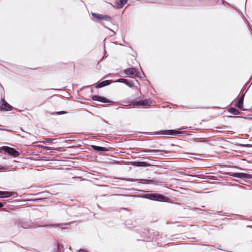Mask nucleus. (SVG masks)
Masks as SVG:
<instances>
[{"label":"nucleus","instance_id":"obj_1","mask_svg":"<svg viewBox=\"0 0 252 252\" xmlns=\"http://www.w3.org/2000/svg\"><path fill=\"white\" fill-rule=\"evenodd\" d=\"M2 149L5 152L10 156L17 157L19 155V153L12 148L4 146L2 148Z\"/></svg>","mask_w":252,"mask_h":252},{"label":"nucleus","instance_id":"obj_2","mask_svg":"<svg viewBox=\"0 0 252 252\" xmlns=\"http://www.w3.org/2000/svg\"><path fill=\"white\" fill-rule=\"evenodd\" d=\"M232 176L242 179H251L252 178V175L244 173H233Z\"/></svg>","mask_w":252,"mask_h":252},{"label":"nucleus","instance_id":"obj_3","mask_svg":"<svg viewBox=\"0 0 252 252\" xmlns=\"http://www.w3.org/2000/svg\"><path fill=\"white\" fill-rule=\"evenodd\" d=\"M125 73L127 75H130L132 77L138 76V72L137 69L134 68H130L125 70Z\"/></svg>","mask_w":252,"mask_h":252},{"label":"nucleus","instance_id":"obj_4","mask_svg":"<svg viewBox=\"0 0 252 252\" xmlns=\"http://www.w3.org/2000/svg\"><path fill=\"white\" fill-rule=\"evenodd\" d=\"M92 14L94 18H95L96 19H97L98 20H103L108 21L111 20V18L109 16L99 14H96V13H93Z\"/></svg>","mask_w":252,"mask_h":252},{"label":"nucleus","instance_id":"obj_5","mask_svg":"<svg viewBox=\"0 0 252 252\" xmlns=\"http://www.w3.org/2000/svg\"><path fill=\"white\" fill-rule=\"evenodd\" d=\"M181 133H182L181 131L175 130H166L161 131V134L166 135H174Z\"/></svg>","mask_w":252,"mask_h":252},{"label":"nucleus","instance_id":"obj_6","mask_svg":"<svg viewBox=\"0 0 252 252\" xmlns=\"http://www.w3.org/2000/svg\"><path fill=\"white\" fill-rule=\"evenodd\" d=\"M11 106L8 104L3 99L0 101V110H9Z\"/></svg>","mask_w":252,"mask_h":252},{"label":"nucleus","instance_id":"obj_7","mask_svg":"<svg viewBox=\"0 0 252 252\" xmlns=\"http://www.w3.org/2000/svg\"><path fill=\"white\" fill-rule=\"evenodd\" d=\"M149 198L151 200L161 201L164 198V196L162 195L152 193L149 195Z\"/></svg>","mask_w":252,"mask_h":252},{"label":"nucleus","instance_id":"obj_8","mask_svg":"<svg viewBox=\"0 0 252 252\" xmlns=\"http://www.w3.org/2000/svg\"><path fill=\"white\" fill-rule=\"evenodd\" d=\"M128 0H117L115 2L116 7L117 8H122L127 2Z\"/></svg>","mask_w":252,"mask_h":252},{"label":"nucleus","instance_id":"obj_9","mask_svg":"<svg viewBox=\"0 0 252 252\" xmlns=\"http://www.w3.org/2000/svg\"><path fill=\"white\" fill-rule=\"evenodd\" d=\"M137 104L142 106H150L153 105V102L149 99H145L137 102Z\"/></svg>","mask_w":252,"mask_h":252},{"label":"nucleus","instance_id":"obj_10","mask_svg":"<svg viewBox=\"0 0 252 252\" xmlns=\"http://www.w3.org/2000/svg\"><path fill=\"white\" fill-rule=\"evenodd\" d=\"M111 82H112V81H110V80H105V81H102L97 85V86H96V88H100L103 87L104 86L110 85L111 83Z\"/></svg>","mask_w":252,"mask_h":252},{"label":"nucleus","instance_id":"obj_11","mask_svg":"<svg viewBox=\"0 0 252 252\" xmlns=\"http://www.w3.org/2000/svg\"><path fill=\"white\" fill-rule=\"evenodd\" d=\"M244 99V94H243L241 96L239 100L237 101L236 104V106L240 109L241 110L243 109V103Z\"/></svg>","mask_w":252,"mask_h":252},{"label":"nucleus","instance_id":"obj_12","mask_svg":"<svg viewBox=\"0 0 252 252\" xmlns=\"http://www.w3.org/2000/svg\"><path fill=\"white\" fill-rule=\"evenodd\" d=\"M12 193L11 192L0 191V197H8L12 196Z\"/></svg>","mask_w":252,"mask_h":252},{"label":"nucleus","instance_id":"obj_13","mask_svg":"<svg viewBox=\"0 0 252 252\" xmlns=\"http://www.w3.org/2000/svg\"><path fill=\"white\" fill-rule=\"evenodd\" d=\"M92 147L94 150L96 151L106 152L107 151L106 148L104 147L97 146L95 145H92Z\"/></svg>","mask_w":252,"mask_h":252},{"label":"nucleus","instance_id":"obj_14","mask_svg":"<svg viewBox=\"0 0 252 252\" xmlns=\"http://www.w3.org/2000/svg\"><path fill=\"white\" fill-rule=\"evenodd\" d=\"M134 164L137 166H147L148 165L147 162L144 161H136Z\"/></svg>","mask_w":252,"mask_h":252},{"label":"nucleus","instance_id":"obj_15","mask_svg":"<svg viewBox=\"0 0 252 252\" xmlns=\"http://www.w3.org/2000/svg\"><path fill=\"white\" fill-rule=\"evenodd\" d=\"M229 112L232 114H234V115H238V114H239L240 113V112L239 110H238L237 109H236V108H230L229 109Z\"/></svg>","mask_w":252,"mask_h":252},{"label":"nucleus","instance_id":"obj_16","mask_svg":"<svg viewBox=\"0 0 252 252\" xmlns=\"http://www.w3.org/2000/svg\"><path fill=\"white\" fill-rule=\"evenodd\" d=\"M55 140V139H51V138H45L44 139V140L41 141V143H42L43 144L46 143H52V142Z\"/></svg>","mask_w":252,"mask_h":252},{"label":"nucleus","instance_id":"obj_17","mask_svg":"<svg viewBox=\"0 0 252 252\" xmlns=\"http://www.w3.org/2000/svg\"><path fill=\"white\" fill-rule=\"evenodd\" d=\"M99 101L102 102H109L108 100H107V99L103 96H100V98L99 99Z\"/></svg>","mask_w":252,"mask_h":252},{"label":"nucleus","instance_id":"obj_18","mask_svg":"<svg viewBox=\"0 0 252 252\" xmlns=\"http://www.w3.org/2000/svg\"><path fill=\"white\" fill-rule=\"evenodd\" d=\"M124 83L127 86H128V87H131V88L133 86V84L131 83L128 82L127 81V80H126V82H124Z\"/></svg>","mask_w":252,"mask_h":252},{"label":"nucleus","instance_id":"obj_19","mask_svg":"<svg viewBox=\"0 0 252 252\" xmlns=\"http://www.w3.org/2000/svg\"><path fill=\"white\" fill-rule=\"evenodd\" d=\"M100 96L98 95H94L92 97V99L95 101H99Z\"/></svg>","mask_w":252,"mask_h":252},{"label":"nucleus","instance_id":"obj_20","mask_svg":"<svg viewBox=\"0 0 252 252\" xmlns=\"http://www.w3.org/2000/svg\"><path fill=\"white\" fill-rule=\"evenodd\" d=\"M126 82V79H119L116 81H115V82H121V83H124V82Z\"/></svg>","mask_w":252,"mask_h":252},{"label":"nucleus","instance_id":"obj_21","mask_svg":"<svg viewBox=\"0 0 252 252\" xmlns=\"http://www.w3.org/2000/svg\"><path fill=\"white\" fill-rule=\"evenodd\" d=\"M157 150H144L142 152L144 153H148V152H157Z\"/></svg>","mask_w":252,"mask_h":252},{"label":"nucleus","instance_id":"obj_22","mask_svg":"<svg viewBox=\"0 0 252 252\" xmlns=\"http://www.w3.org/2000/svg\"><path fill=\"white\" fill-rule=\"evenodd\" d=\"M39 147H41L42 148H43V149H45V150H51V148H50L49 147H47V146H39Z\"/></svg>","mask_w":252,"mask_h":252},{"label":"nucleus","instance_id":"obj_23","mask_svg":"<svg viewBox=\"0 0 252 252\" xmlns=\"http://www.w3.org/2000/svg\"><path fill=\"white\" fill-rule=\"evenodd\" d=\"M64 113H65V112H64L63 111H60V112H57V114H64Z\"/></svg>","mask_w":252,"mask_h":252},{"label":"nucleus","instance_id":"obj_24","mask_svg":"<svg viewBox=\"0 0 252 252\" xmlns=\"http://www.w3.org/2000/svg\"><path fill=\"white\" fill-rule=\"evenodd\" d=\"M78 252H87L85 251L84 250H81L78 251Z\"/></svg>","mask_w":252,"mask_h":252},{"label":"nucleus","instance_id":"obj_25","mask_svg":"<svg viewBox=\"0 0 252 252\" xmlns=\"http://www.w3.org/2000/svg\"><path fill=\"white\" fill-rule=\"evenodd\" d=\"M3 206V204L0 202V208Z\"/></svg>","mask_w":252,"mask_h":252},{"label":"nucleus","instance_id":"obj_26","mask_svg":"<svg viewBox=\"0 0 252 252\" xmlns=\"http://www.w3.org/2000/svg\"><path fill=\"white\" fill-rule=\"evenodd\" d=\"M3 168L2 167H1V166H0V169H3Z\"/></svg>","mask_w":252,"mask_h":252}]
</instances>
